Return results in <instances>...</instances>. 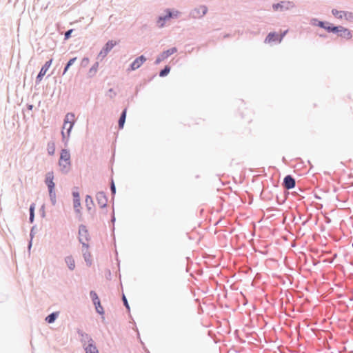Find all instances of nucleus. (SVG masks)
Segmentation results:
<instances>
[{"label":"nucleus","instance_id":"nucleus-21","mask_svg":"<svg viewBox=\"0 0 353 353\" xmlns=\"http://www.w3.org/2000/svg\"><path fill=\"white\" fill-rule=\"evenodd\" d=\"M65 262L70 270H74L75 268V262L72 256H67L65 258Z\"/></svg>","mask_w":353,"mask_h":353},{"label":"nucleus","instance_id":"nucleus-16","mask_svg":"<svg viewBox=\"0 0 353 353\" xmlns=\"http://www.w3.org/2000/svg\"><path fill=\"white\" fill-rule=\"evenodd\" d=\"M59 161H70V153L68 150H61Z\"/></svg>","mask_w":353,"mask_h":353},{"label":"nucleus","instance_id":"nucleus-31","mask_svg":"<svg viewBox=\"0 0 353 353\" xmlns=\"http://www.w3.org/2000/svg\"><path fill=\"white\" fill-rule=\"evenodd\" d=\"M83 258L85 261L86 262L87 265L90 266L92 264V261L90 259V254L88 252H83Z\"/></svg>","mask_w":353,"mask_h":353},{"label":"nucleus","instance_id":"nucleus-49","mask_svg":"<svg viewBox=\"0 0 353 353\" xmlns=\"http://www.w3.org/2000/svg\"><path fill=\"white\" fill-rule=\"evenodd\" d=\"M285 199H285V198H284L283 199H282V200L281 201V199H279V196H276L277 202H278V203H279V204H280V205H281V204H283V203L285 202Z\"/></svg>","mask_w":353,"mask_h":353},{"label":"nucleus","instance_id":"nucleus-46","mask_svg":"<svg viewBox=\"0 0 353 353\" xmlns=\"http://www.w3.org/2000/svg\"><path fill=\"white\" fill-rule=\"evenodd\" d=\"M34 214H30V216H29L30 223H32L34 222Z\"/></svg>","mask_w":353,"mask_h":353},{"label":"nucleus","instance_id":"nucleus-48","mask_svg":"<svg viewBox=\"0 0 353 353\" xmlns=\"http://www.w3.org/2000/svg\"><path fill=\"white\" fill-rule=\"evenodd\" d=\"M318 19H312L311 20V24L313 25V26H316L317 23H318Z\"/></svg>","mask_w":353,"mask_h":353},{"label":"nucleus","instance_id":"nucleus-15","mask_svg":"<svg viewBox=\"0 0 353 353\" xmlns=\"http://www.w3.org/2000/svg\"><path fill=\"white\" fill-rule=\"evenodd\" d=\"M60 170L63 174H68L71 168V161H59Z\"/></svg>","mask_w":353,"mask_h":353},{"label":"nucleus","instance_id":"nucleus-6","mask_svg":"<svg viewBox=\"0 0 353 353\" xmlns=\"http://www.w3.org/2000/svg\"><path fill=\"white\" fill-rule=\"evenodd\" d=\"M117 45V42L112 40L108 41L100 51L98 57L104 58L108 53Z\"/></svg>","mask_w":353,"mask_h":353},{"label":"nucleus","instance_id":"nucleus-20","mask_svg":"<svg viewBox=\"0 0 353 353\" xmlns=\"http://www.w3.org/2000/svg\"><path fill=\"white\" fill-rule=\"evenodd\" d=\"M85 206H86L88 211L90 213L94 212V210H92V205H94V203H93V200H92V198L91 197V196L87 195L85 196Z\"/></svg>","mask_w":353,"mask_h":353},{"label":"nucleus","instance_id":"nucleus-4","mask_svg":"<svg viewBox=\"0 0 353 353\" xmlns=\"http://www.w3.org/2000/svg\"><path fill=\"white\" fill-rule=\"evenodd\" d=\"M207 6H199L190 11V17L192 19H201L207 13Z\"/></svg>","mask_w":353,"mask_h":353},{"label":"nucleus","instance_id":"nucleus-50","mask_svg":"<svg viewBox=\"0 0 353 353\" xmlns=\"http://www.w3.org/2000/svg\"><path fill=\"white\" fill-rule=\"evenodd\" d=\"M111 222L114 224V222H115V216H114V212H112V218H111Z\"/></svg>","mask_w":353,"mask_h":353},{"label":"nucleus","instance_id":"nucleus-36","mask_svg":"<svg viewBox=\"0 0 353 353\" xmlns=\"http://www.w3.org/2000/svg\"><path fill=\"white\" fill-rule=\"evenodd\" d=\"M110 191L112 195L114 196L116 194V187L114 181L112 179L110 183Z\"/></svg>","mask_w":353,"mask_h":353},{"label":"nucleus","instance_id":"nucleus-53","mask_svg":"<svg viewBox=\"0 0 353 353\" xmlns=\"http://www.w3.org/2000/svg\"><path fill=\"white\" fill-rule=\"evenodd\" d=\"M307 221H308V219H307V220H305V221H303V225H305V224L307 223Z\"/></svg>","mask_w":353,"mask_h":353},{"label":"nucleus","instance_id":"nucleus-1","mask_svg":"<svg viewBox=\"0 0 353 353\" xmlns=\"http://www.w3.org/2000/svg\"><path fill=\"white\" fill-rule=\"evenodd\" d=\"M74 118V114L73 113H68L65 117L63 128L66 130L67 135H65V132L63 130L61 131L62 140L65 142V144L68 143L70 132L74 125L75 121Z\"/></svg>","mask_w":353,"mask_h":353},{"label":"nucleus","instance_id":"nucleus-47","mask_svg":"<svg viewBox=\"0 0 353 353\" xmlns=\"http://www.w3.org/2000/svg\"><path fill=\"white\" fill-rule=\"evenodd\" d=\"M318 19H312L311 20V24L313 25V26H316L317 23H318Z\"/></svg>","mask_w":353,"mask_h":353},{"label":"nucleus","instance_id":"nucleus-32","mask_svg":"<svg viewBox=\"0 0 353 353\" xmlns=\"http://www.w3.org/2000/svg\"><path fill=\"white\" fill-rule=\"evenodd\" d=\"M94 306H95L96 312L98 314H104V310H103V307L101 305V301L99 302V303H97L96 304H94Z\"/></svg>","mask_w":353,"mask_h":353},{"label":"nucleus","instance_id":"nucleus-41","mask_svg":"<svg viewBox=\"0 0 353 353\" xmlns=\"http://www.w3.org/2000/svg\"><path fill=\"white\" fill-rule=\"evenodd\" d=\"M73 199H80L79 193L78 191H72Z\"/></svg>","mask_w":353,"mask_h":353},{"label":"nucleus","instance_id":"nucleus-8","mask_svg":"<svg viewBox=\"0 0 353 353\" xmlns=\"http://www.w3.org/2000/svg\"><path fill=\"white\" fill-rule=\"evenodd\" d=\"M283 185L287 190L294 188L296 185V181L294 178L290 174L285 176L283 179Z\"/></svg>","mask_w":353,"mask_h":353},{"label":"nucleus","instance_id":"nucleus-24","mask_svg":"<svg viewBox=\"0 0 353 353\" xmlns=\"http://www.w3.org/2000/svg\"><path fill=\"white\" fill-rule=\"evenodd\" d=\"M339 28L338 27V26H335L327 22L324 29L327 30L328 32L336 33V32L339 31Z\"/></svg>","mask_w":353,"mask_h":353},{"label":"nucleus","instance_id":"nucleus-19","mask_svg":"<svg viewBox=\"0 0 353 353\" xmlns=\"http://www.w3.org/2000/svg\"><path fill=\"white\" fill-rule=\"evenodd\" d=\"M126 113H127V109L125 108L121 115H120V117L119 119V121H118V125H119V129H123V126H124V124H125V119H126Z\"/></svg>","mask_w":353,"mask_h":353},{"label":"nucleus","instance_id":"nucleus-54","mask_svg":"<svg viewBox=\"0 0 353 353\" xmlns=\"http://www.w3.org/2000/svg\"><path fill=\"white\" fill-rule=\"evenodd\" d=\"M229 37V34H226V35L224 36L225 38V37Z\"/></svg>","mask_w":353,"mask_h":353},{"label":"nucleus","instance_id":"nucleus-27","mask_svg":"<svg viewBox=\"0 0 353 353\" xmlns=\"http://www.w3.org/2000/svg\"><path fill=\"white\" fill-rule=\"evenodd\" d=\"M332 14L337 19H342L344 16L346 15V12L344 11H339L336 9H333L332 10Z\"/></svg>","mask_w":353,"mask_h":353},{"label":"nucleus","instance_id":"nucleus-28","mask_svg":"<svg viewBox=\"0 0 353 353\" xmlns=\"http://www.w3.org/2000/svg\"><path fill=\"white\" fill-rule=\"evenodd\" d=\"M48 192H49V196H50V201H51L52 204L53 205H54L57 203L55 190H54V189H53V190L51 189V190H48Z\"/></svg>","mask_w":353,"mask_h":353},{"label":"nucleus","instance_id":"nucleus-45","mask_svg":"<svg viewBox=\"0 0 353 353\" xmlns=\"http://www.w3.org/2000/svg\"><path fill=\"white\" fill-rule=\"evenodd\" d=\"M36 228V226H33L32 228H31V230H30V239H32L33 237H34V235L35 234L34 232V230Z\"/></svg>","mask_w":353,"mask_h":353},{"label":"nucleus","instance_id":"nucleus-25","mask_svg":"<svg viewBox=\"0 0 353 353\" xmlns=\"http://www.w3.org/2000/svg\"><path fill=\"white\" fill-rule=\"evenodd\" d=\"M77 60V57H74V58H72L70 59L68 62L67 63L65 64V67H64V69H63V75H64L67 71L68 70V69L70 68V67L74 64V63Z\"/></svg>","mask_w":353,"mask_h":353},{"label":"nucleus","instance_id":"nucleus-29","mask_svg":"<svg viewBox=\"0 0 353 353\" xmlns=\"http://www.w3.org/2000/svg\"><path fill=\"white\" fill-rule=\"evenodd\" d=\"M90 298L92 299L94 305L96 304L97 303L100 302V299L95 291L91 290L90 292Z\"/></svg>","mask_w":353,"mask_h":353},{"label":"nucleus","instance_id":"nucleus-10","mask_svg":"<svg viewBox=\"0 0 353 353\" xmlns=\"http://www.w3.org/2000/svg\"><path fill=\"white\" fill-rule=\"evenodd\" d=\"M77 334L79 336H81L80 341L83 344V347L86 345V342H88V343H93L94 341L92 337L88 334L84 332L83 330L79 329L77 330Z\"/></svg>","mask_w":353,"mask_h":353},{"label":"nucleus","instance_id":"nucleus-12","mask_svg":"<svg viewBox=\"0 0 353 353\" xmlns=\"http://www.w3.org/2000/svg\"><path fill=\"white\" fill-rule=\"evenodd\" d=\"M54 180V172L52 171L48 172L46 174L45 183L48 186V190H53L55 188Z\"/></svg>","mask_w":353,"mask_h":353},{"label":"nucleus","instance_id":"nucleus-5","mask_svg":"<svg viewBox=\"0 0 353 353\" xmlns=\"http://www.w3.org/2000/svg\"><path fill=\"white\" fill-rule=\"evenodd\" d=\"M177 52V48L176 47L171 48L167 50L163 51L161 52L156 59L154 63L156 65L159 64L162 61L167 59L170 55L173 54L174 53Z\"/></svg>","mask_w":353,"mask_h":353},{"label":"nucleus","instance_id":"nucleus-38","mask_svg":"<svg viewBox=\"0 0 353 353\" xmlns=\"http://www.w3.org/2000/svg\"><path fill=\"white\" fill-rule=\"evenodd\" d=\"M107 95L109 96L110 98H113L117 95V93L114 91L112 88H110L108 90Z\"/></svg>","mask_w":353,"mask_h":353},{"label":"nucleus","instance_id":"nucleus-7","mask_svg":"<svg viewBox=\"0 0 353 353\" xmlns=\"http://www.w3.org/2000/svg\"><path fill=\"white\" fill-rule=\"evenodd\" d=\"M52 62V59H50V60L46 61L45 63V64L41 67L39 74H37V76L36 77V83L37 84H39L41 81L43 76L46 74V72L50 67Z\"/></svg>","mask_w":353,"mask_h":353},{"label":"nucleus","instance_id":"nucleus-3","mask_svg":"<svg viewBox=\"0 0 353 353\" xmlns=\"http://www.w3.org/2000/svg\"><path fill=\"white\" fill-rule=\"evenodd\" d=\"M294 7V3L292 1H282L278 3H274L272 8L274 11L283 12L288 10Z\"/></svg>","mask_w":353,"mask_h":353},{"label":"nucleus","instance_id":"nucleus-52","mask_svg":"<svg viewBox=\"0 0 353 353\" xmlns=\"http://www.w3.org/2000/svg\"><path fill=\"white\" fill-rule=\"evenodd\" d=\"M32 239H30V241H29V243H28V250H30V248L32 247Z\"/></svg>","mask_w":353,"mask_h":353},{"label":"nucleus","instance_id":"nucleus-17","mask_svg":"<svg viewBox=\"0 0 353 353\" xmlns=\"http://www.w3.org/2000/svg\"><path fill=\"white\" fill-rule=\"evenodd\" d=\"M278 39H279V34L274 32H270L265 39V43H272V42H277L278 43Z\"/></svg>","mask_w":353,"mask_h":353},{"label":"nucleus","instance_id":"nucleus-37","mask_svg":"<svg viewBox=\"0 0 353 353\" xmlns=\"http://www.w3.org/2000/svg\"><path fill=\"white\" fill-rule=\"evenodd\" d=\"M72 31H73V30L70 29V30H68L66 32H65V33H64V39L65 40H68V39L70 38Z\"/></svg>","mask_w":353,"mask_h":353},{"label":"nucleus","instance_id":"nucleus-26","mask_svg":"<svg viewBox=\"0 0 353 353\" xmlns=\"http://www.w3.org/2000/svg\"><path fill=\"white\" fill-rule=\"evenodd\" d=\"M73 207L77 214H81V201L80 199H73Z\"/></svg>","mask_w":353,"mask_h":353},{"label":"nucleus","instance_id":"nucleus-34","mask_svg":"<svg viewBox=\"0 0 353 353\" xmlns=\"http://www.w3.org/2000/svg\"><path fill=\"white\" fill-rule=\"evenodd\" d=\"M122 301H123V305L125 307V308L128 311H130V307L129 303H128V300H127V299H126V297H125L124 294H123V295H122Z\"/></svg>","mask_w":353,"mask_h":353},{"label":"nucleus","instance_id":"nucleus-23","mask_svg":"<svg viewBox=\"0 0 353 353\" xmlns=\"http://www.w3.org/2000/svg\"><path fill=\"white\" fill-rule=\"evenodd\" d=\"M98 68H99V63L98 62H95L94 63V65L90 68L88 72V76L89 77H94L97 70H98Z\"/></svg>","mask_w":353,"mask_h":353},{"label":"nucleus","instance_id":"nucleus-40","mask_svg":"<svg viewBox=\"0 0 353 353\" xmlns=\"http://www.w3.org/2000/svg\"><path fill=\"white\" fill-rule=\"evenodd\" d=\"M34 209H35V204L34 203H32L30 205V208H29L30 214H34Z\"/></svg>","mask_w":353,"mask_h":353},{"label":"nucleus","instance_id":"nucleus-35","mask_svg":"<svg viewBox=\"0 0 353 353\" xmlns=\"http://www.w3.org/2000/svg\"><path fill=\"white\" fill-rule=\"evenodd\" d=\"M89 63V59L88 57H84L82 59L81 61V66L82 68H85L88 66Z\"/></svg>","mask_w":353,"mask_h":353},{"label":"nucleus","instance_id":"nucleus-51","mask_svg":"<svg viewBox=\"0 0 353 353\" xmlns=\"http://www.w3.org/2000/svg\"><path fill=\"white\" fill-rule=\"evenodd\" d=\"M33 107H34V106H33V105H32V104H28V105H27V108H28V110H32V108H33Z\"/></svg>","mask_w":353,"mask_h":353},{"label":"nucleus","instance_id":"nucleus-55","mask_svg":"<svg viewBox=\"0 0 353 353\" xmlns=\"http://www.w3.org/2000/svg\"><path fill=\"white\" fill-rule=\"evenodd\" d=\"M320 36H321V37H325V35H324V34H321Z\"/></svg>","mask_w":353,"mask_h":353},{"label":"nucleus","instance_id":"nucleus-43","mask_svg":"<svg viewBox=\"0 0 353 353\" xmlns=\"http://www.w3.org/2000/svg\"><path fill=\"white\" fill-rule=\"evenodd\" d=\"M286 33H287V30L284 31L282 34H279L278 43H281V42L283 38L284 37V36L285 35Z\"/></svg>","mask_w":353,"mask_h":353},{"label":"nucleus","instance_id":"nucleus-14","mask_svg":"<svg viewBox=\"0 0 353 353\" xmlns=\"http://www.w3.org/2000/svg\"><path fill=\"white\" fill-rule=\"evenodd\" d=\"M81 238L85 241H88L90 239L88 231L84 225H80L79 228V240L81 239Z\"/></svg>","mask_w":353,"mask_h":353},{"label":"nucleus","instance_id":"nucleus-13","mask_svg":"<svg viewBox=\"0 0 353 353\" xmlns=\"http://www.w3.org/2000/svg\"><path fill=\"white\" fill-rule=\"evenodd\" d=\"M146 61V58L143 55H141L136 58L134 61L130 64V67L132 70H135L139 68L141 65Z\"/></svg>","mask_w":353,"mask_h":353},{"label":"nucleus","instance_id":"nucleus-44","mask_svg":"<svg viewBox=\"0 0 353 353\" xmlns=\"http://www.w3.org/2000/svg\"><path fill=\"white\" fill-rule=\"evenodd\" d=\"M79 241L82 244V246L83 248H88V244L86 243L87 241H84L83 238H81V239H80Z\"/></svg>","mask_w":353,"mask_h":353},{"label":"nucleus","instance_id":"nucleus-42","mask_svg":"<svg viewBox=\"0 0 353 353\" xmlns=\"http://www.w3.org/2000/svg\"><path fill=\"white\" fill-rule=\"evenodd\" d=\"M39 211H40V212H41V216L42 217H45V216H46V212H45V205H43L41 207V208H40Z\"/></svg>","mask_w":353,"mask_h":353},{"label":"nucleus","instance_id":"nucleus-30","mask_svg":"<svg viewBox=\"0 0 353 353\" xmlns=\"http://www.w3.org/2000/svg\"><path fill=\"white\" fill-rule=\"evenodd\" d=\"M170 71V67L169 65H165L164 68L160 70L159 72V77H166Z\"/></svg>","mask_w":353,"mask_h":353},{"label":"nucleus","instance_id":"nucleus-22","mask_svg":"<svg viewBox=\"0 0 353 353\" xmlns=\"http://www.w3.org/2000/svg\"><path fill=\"white\" fill-rule=\"evenodd\" d=\"M59 316L58 312H54L46 317V321L48 323H53Z\"/></svg>","mask_w":353,"mask_h":353},{"label":"nucleus","instance_id":"nucleus-56","mask_svg":"<svg viewBox=\"0 0 353 353\" xmlns=\"http://www.w3.org/2000/svg\"><path fill=\"white\" fill-rule=\"evenodd\" d=\"M352 248H353V242H352Z\"/></svg>","mask_w":353,"mask_h":353},{"label":"nucleus","instance_id":"nucleus-9","mask_svg":"<svg viewBox=\"0 0 353 353\" xmlns=\"http://www.w3.org/2000/svg\"><path fill=\"white\" fill-rule=\"evenodd\" d=\"M96 199L100 208H104L107 206L108 198L104 192H97Z\"/></svg>","mask_w":353,"mask_h":353},{"label":"nucleus","instance_id":"nucleus-33","mask_svg":"<svg viewBox=\"0 0 353 353\" xmlns=\"http://www.w3.org/2000/svg\"><path fill=\"white\" fill-rule=\"evenodd\" d=\"M54 144L52 143V145L50 143L48 144V152L49 155H53L54 154Z\"/></svg>","mask_w":353,"mask_h":353},{"label":"nucleus","instance_id":"nucleus-2","mask_svg":"<svg viewBox=\"0 0 353 353\" xmlns=\"http://www.w3.org/2000/svg\"><path fill=\"white\" fill-rule=\"evenodd\" d=\"M165 14L163 16H159L158 18L157 23L159 27L164 26V22L172 18H178L181 12L176 10L166 9L165 10Z\"/></svg>","mask_w":353,"mask_h":353},{"label":"nucleus","instance_id":"nucleus-18","mask_svg":"<svg viewBox=\"0 0 353 353\" xmlns=\"http://www.w3.org/2000/svg\"><path fill=\"white\" fill-rule=\"evenodd\" d=\"M83 348L85 351V353H99L94 341L93 343H88V345H85Z\"/></svg>","mask_w":353,"mask_h":353},{"label":"nucleus","instance_id":"nucleus-39","mask_svg":"<svg viewBox=\"0 0 353 353\" xmlns=\"http://www.w3.org/2000/svg\"><path fill=\"white\" fill-rule=\"evenodd\" d=\"M326 23H327V22H324V21H318L316 26H319V27L324 29Z\"/></svg>","mask_w":353,"mask_h":353},{"label":"nucleus","instance_id":"nucleus-11","mask_svg":"<svg viewBox=\"0 0 353 353\" xmlns=\"http://www.w3.org/2000/svg\"><path fill=\"white\" fill-rule=\"evenodd\" d=\"M338 27L339 28V31L336 32V33L338 34L339 37L346 39H350L352 38V35L349 29L344 28L343 26H338Z\"/></svg>","mask_w":353,"mask_h":353}]
</instances>
